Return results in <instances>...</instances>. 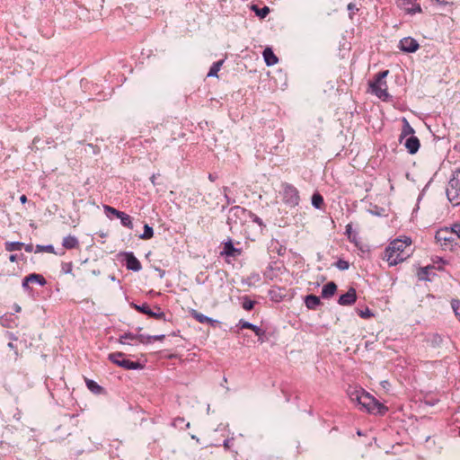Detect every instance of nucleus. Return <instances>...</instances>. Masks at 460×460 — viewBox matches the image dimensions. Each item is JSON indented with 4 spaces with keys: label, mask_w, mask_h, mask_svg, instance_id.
I'll list each match as a JSON object with an SVG mask.
<instances>
[{
    "label": "nucleus",
    "mask_w": 460,
    "mask_h": 460,
    "mask_svg": "<svg viewBox=\"0 0 460 460\" xmlns=\"http://www.w3.org/2000/svg\"><path fill=\"white\" fill-rule=\"evenodd\" d=\"M118 218L120 219L121 225L123 226H126L129 229L133 228L132 218L129 215L126 214L125 212H121L120 214H119Z\"/></svg>",
    "instance_id": "nucleus-25"
},
{
    "label": "nucleus",
    "mask_w": 460,
    "mask_h": 460,
    "mask_svg": "<svg viewBox=\"0 0 460 460\" xmlns=\"http://www.w3.org/2000/svg\"><path fill=\"white\" fill-rule=\"evenodd\" d=\"M351 233H352V226H351V225L349 224L346 226L345 234L348 235L349 238H350Z\"/></svg>",
    "instance_id": "nucleus-49"
},
{
    "label": "nucleus",
    "mask_w": 460,
    "mask_h": 460,
    "mask_svg": "<svg viewBox=\"0 0 460 460\" xmlns=\"http://www.w3.org/2000/svg\"><path fill=\"white\" fill-rule=\"evenodd\" d=\"M137 340V334H133L131 332H126L119 337V342L121 344H129L128 341Z\"/></svg>",
    "instance_id": "nucleus-33"
},
{
    "label": "nucleus",
    "mask_w": 460,
    "mask_h": 460,
    "mask_svg": "<svg viewBox=\"0 0 460 460\" xmlns=\"http://www.w3.org/2000/svg\"><path fill=\"white\" fill-rule=\"evenodd\" d=\"M263 58L267 66H273L278 63L279 59L276 55L273 53L270 48H266L263 50Z\"/></svg>",
    "instance_id": "nucleus-17"
},
{
    "label": "nucleus",
    "mask_w": 460,
    "mask_h": 460,
    "mask_svg": "<svg viewBox=\"0 0 460 460\" xmlns=\"http://www.w3.org/2000/svg\"><path fill=\"white\" fill-rule=\"evenodd\" d=\"M237 327L240 329H250L254 332L255 334H259L258 332H261V328L253 323H251L243 319H241L237 324Z\"/></svg>",
    "instance_id": "nucleus-22"
},
{
    "label": "nucleus",
    "mask_w": 460,
    "mask_h": 460,
    "mask_svg": "<svg viewBox=\"0 0 460 460\" xmlns=\"http://www.w3.org/2000/svg\"><path fill=\"white\" fill-rule=\"evenodd\" d=\"M8 347L11 348V349H13L14 346H13V344L12 342H9L8 343Z\"/></svg>",
    "instance_id": "nucleus-61"
},
{
    "label": "nucleus",
    "mask_w": 460,
    "mask_h": 460,
    "mask_svg": "<svg viewBox=\"0 0 460 460\" xmlns=\"http://www.w3.org/2000/svg\"><path fill=\"white\" fill-rule=\"evenodd\" d=\"M336 267L340 270H346L349 269V261H345V260H342V259H340L336 261L335 263Z\"/></svg>",
    "instance_id": "nucleus-38"
},
{
    "label": "nucleus",
    "mask_w": 460,
    "mask_h": 460,
    "mask_svg": "<svg viewBox=\"0 0 460 460\" xmlns=\"http://www.w3.org/2000/svg\"><path fill=\"white\" fill-rule=\"evenodd\" d=\"M191 438H192L193 440H196L197 442H199V438H197L195 435H191Z\"/></svg>",
    "instance_id": "nucleus-60"
},
{
    "label": "nucleus",
    "mask_w": 460,
    "mask_h": 460,
    "mask_svg": "<svg viewBox=\"0 0 460 460\" xmlns=\"http://www.w3.org/2000/svg\"><path fill=\"white\" fill-rule=\"evenodd\" d=\"M399 48L403 52L414 53L419 49L420 45L413 38L405 37L400 40Z\"/></svg>",
    "instance_id": "nucleus-10"
},
{
    "label": "nucleus",
    "mask_w": 460,
    "mask_h": 460,
    "mask_svg": "<svg viewBox=\"0 0 460 460\" xmlns=\"http://www.w3.org/2000/svg\"><path fill=\"white\" fill-rule=\"evenodd\" d=\"M388 70L379 72L376 75L373 82L369 83L372 93L380 99L385 100L389 94L387 93L386 82L383 79L388 75Z\"/></svg>",
    "instance_id": "nucleus-5"
},
{
    "label": "nucleus",
    "mask_w": 460,
    "mask_h": 460,
    "mask_svg": "<svg viewBox=\"0 0 460 460\" xmlns=\"http://www.w3.org/2000/svg\"><path fill=\"white\" fill-rule=\"evenodd\" d=\"M404 146L411 155H414L418 152L420 146V143L417 137L411 136L406 138L404 142Z\"/></svg>",
    "instance_id": "nucleus-12"
},
{
    "label": "nucleus",
    "mask_w": 460,
    "mask_h": 460,
    "mask_svg": "<svg viewBox=\"0 0 460 460\" xmlns=\"http://www.w3.org/2000/svg\"><path fill=\"white\" fill-rule=\"evenodd\" d=\"M104 210L108 215L111 214V215L115 216L116 217H118L119 214H120L122 212V211H119V210H118L111 206H108V205L104 206Z\"/></svg>",
    "instance_id": "nucleus-39"
},
{
    "label": "nucleus",
    "mask_w": 460,
    "mask_h": 460,
    "mask_svg": "<svg viewBox=\"0 0 460 460\" xmlns=\"http://www.w3.org/2000/svg\"><path fill=\"white\" fill-rule=\"evenodd\" d=\"M258 333L259 334H255L258 337V341L263 343L266 338V332L261 328V332H258Z\"/></svg>",
    "instance_id": "nucleus-47"
},
{
    "label": "nucleus",
    "mask_w": 460,
    "mask_h": 460,
    "mask_svg": "<svg viewBox=\"0 0 460 460\" xmlns=\"http://www.w3.org/2000/svg\"><path fill=\"white\" fill-rule=\"evenodd\" d=\"M159 175H160V174H159V173H157V174H153V175L150 177V181H151V182H152V184H153L154 186H155V185L157 184V182H156V176H159Z\"/></svg>",
    "instance_id": "nucleus-51"
},
{
    "label": "nucleus",
    "mask_w": 460,
    "mask_h": 460,
    "mask_svg": "<svg viewBox=\"0 0 460 460\" xmlns=\"http://www.w3.org/2000/svg\"><path fill=\"white\" fill-rule=\"evenodd\" d=\"M358 314L363 319H367L373 316L372 312L368 308H366L365 310H359Z\"/></svg>",
    "instance_id": "nucleus-41"
},
{
    "label": "nucleus",
    "mask_w": 460,
    "mask_h": 460,
    "mask_svg": "<svg viewBox=\"0 0 460 460\" xmlns=\"http://www.w3.org/2000/svg\"><path fill=\"white\" fill-rule=\"evenodd\" d=\"M49 252V253H55V249H54V246L52 244H48V245L37 244L36 245V249H35V252Z\"/></svg>",
    "instance_id": "nucleus-32"
},
{
    "label": "nucleus",
    "mask_w": 460,
    "mask_h": 460,
    "mask_svg": "<svg viewBox=\"0 0 460 460\" xmlns=\"http://www.w3.org/2000/svg\"><path fill=\"white\" fill-rule=\"evenodd\" d=\"M411 240L409 237L392 241L384 251L383 260L386 261L390 267L404 261L411 255Z\"/></svg>",
    "instance_id": "nucleus-1"
},
{
    "label": "nucleus",
    "mask_w": 460,
    "mask_h": 460,
    "mask_svg": "<svg viewBox=\"0 0 460 460\" xmlns=\"http://www.w3.org/2000/svg\"><path fill=\"white\" fill-rule=\"evenodd\" d=\"M252 9L260 18H265L270 13V8L268 6L258 8L257 6L253 5Z\"/></svg>",
    "instance_id": "nucleus-35"
},
{
    "label": "nucleus",
    "mask_w": 460,
    "mask_h": 460,
    "mask_svg": "<svg viewBox=\"0 0 460 460\" xmlns=\"http://www.w3.org/2000/svg\"><path fill=\"white\" fill-rule=\"evenodd\" d=\"M421 11L422 10L420 4H413L411 8L407 9V13L411 14L421 13Z\"/></svg>",
    "instance_id": "nucleus-40"
},
{
    "label": "nucleus",
    "mask_w": 460,
    "mask_h": 460,
    "mask_svg": "<svg viewBox=\"0 0 460 460\" xmlns=\"http://www.w3.org/2000/svg\"><path fill=\"white\" fill-rule=\"evenodd\" d=\"M312 205L315 208H322V206L323 205V196L318 193V192H315L313 194L312 196Z\"/></svg>",
    "instance_id": "nucleus-28"
},
{
    "label": "nucleus",
    "mask_w": 460,
    "mask_h": 460,
    "mask_svg": "<svg viewBox=\"0 0 460 460\" xmlns=\"http://www.w3.org/2000/svg\"><path fill=\"white\" fill-rule=\"evenodd\" d=\"M347 8H348V10H349V11H353V10H355V9H356V5H355V4H353V3H349V4H348Z\"/></svg>",
    "instance_id": "nucleus-55"
},
{
    "label": "nucleus",
    "mask_w": 460,
    "mask_h": 460,
    "mask_svg": "<svg viewBox=\"0 0 460 460\" xmlns=\"http://www.w3.org/2000/svg\"><path fill=\"white\" fill-rule=\"evenodd\" d=\"M109 360L113 364L128 370L143 369L144 365L137 361H131L126 358V354L123 352H113L108 356Z\"/></svg>",
    "instance_id": "nucleus-4"
},
{
    "label": "nucleus",
    "mask_w": 460,
    "mask_h": 460,
    "mask_svg": "<svg viewBox=\"0 0 460 460\" xmlns=\"http://www.w3.org/2000/svg\"><path fill=\"white\" fill-rule=\"evenodd\" d=\"M151 335H144V334H137V340L143 344L150 343L151 341H147V338H150Z\"/></svg>",
    "instance_id": "nucleus-44"
},
{
    "label": "nucleus",
    "mask_w": 460,
    "mask_h": 460,
    "mask_svg": "<svg viewBox=\"0 0 460 460\" xmlns=\"http://www.w3.org/2000/svg\"><path fill=\"white\" fill-rule=\"evenodd\" d=\"M20 201H21L22 204L26 203V202H27V197H26L25 195H22V196L20 197Z\"/></svg>",
    "instance_id": "nucleus-57"
},
{
    "label": "nucleus",
    "mask_w": 460,
    "mask_h": 460,
    "mask_svg": "<svg viewBox=\"0 0 460 460\" xmlns=\"http://www.w3.org/2000/svg\"><path fill=\"white\" fill-rule=\"evenodd\" d=\"M246 217H248L252 222L258 224L261 227L265 226L261 218H260L257 215H255L252 211L247 210Z\"/></svg>",
    "instance_id": "nucleus-36"
},
{
    "label": "nucleus",
    "mask_w": 460,
    "mask_h": 460,
    "mask_svg": "<svg viewBox=\"0 0 460 460\" xmlns=\"http://www.w3.org/2000/svg\"><path fill=\"white\" fill-rule=\"evenodd\" d=\"M165 338V335L164 334H160V335H151L150 338H147V341H163Z\"/></svg>",
    "instance_id": "nucleus-45"
},
{
    "label": "nucleus",
    "mask_w": 460,
    "mask_h": 460,
    "mask_svg": "<svg viewBox=\"0 0 460 460\" xmlns=\"http://www.w3.org/2000/svg\"><path fill=\"white\" fill-rule=\"evenodd\" d=\"M357 301V291L350 287L349 290L338 299V304L342 306L352 305Z\"/></svg>",
    "instance_id": "nucleus-11"
},
{
    "label": "nucleus",
    "mask_w": 460,
    "mask_h": 460,
    "mask_svg": "<svg viewBox=\"0 0 460 460\" xmlns=\"http://www.w3.org/2000/svg\"><path fill=\"white\" fill-rule=\"evenodd\" d=\"M241 253H242V250L235 248L231 240L225 243L223 251L221 252L222 255L224 254L226 256L234 257V258L241 255Z\"/></svg>",
    "instance_id": "nucleus-13"
},
{
    "label": "nucleus",
    "mask_w": 460,
    "mask_h": 460,
    "mask_svg": "<svg viewBox=\"0 0 460 460\" xmlns=\"http://www.w3.org/2000/svg\"><path fill=\"white\" fill-rule=\"evenodd\" d=\"M435 239L443 250L452 251L454 247L458 245L456 238L451 228L444 227L436 232Z\"/></svg>",
    "instance_id": "nucleus-3"
},
{
    "label": "nucleus",
    "mask_w": 460,
    "mask_h": 460,
    "mask_svg": "<svg viewBox=\"0 0 460 460\" xmlns=\"http://www.w3.org/2000/svg\"><path fill=\"white\" fill-rule=\"evenodd\" d=\"M430 269H433V267H424V268H420L418 271V278L420 280H427V281H429L430 279H429V270Z\"/></svg>",
    "instance_id": "nucleus-31"
},
{
    "label": "nucleus",
    "mask_w": 460,
    "mask_h": 460,
    "mask_svg": "<svg viewBox=\"0 0 460 460\" xmlns=\"http://www.w3.org/2000/svg\"><path fill=\"white\" fill-rule=\"evenodd\" d=\"M154 236V229L149 225L146 224L144 226V232L139 235L140 239L148 240Z\"/></svg>",
    "instance_id": "nucleus-29"
},
{
    "label": "nucleus",
    "mask_w": 460,
    "mask_h": 460,
    "mask_svg": "<svg viewBox=\"0 0 460 460\" xmlns=\"http://www.w3.org/2000/svg\"><path fill=\"white\" fill-rule=\"evenodd\" d=\"M224 197H225V199H226V205H230V204H232V203H234V199H230V198L228 197V194H226Z\"/></svg>",
    "instance_id": "nucleus-54"
},
{
    "label": "nucleus",
    "mask_w": 460,
    "mask_h": 460,
    "mask_svg": "<svg viewBox=\"0 0 460 460\" xmlns=\"http://www.w3.org/2000/svg\"><path fill=\"white\" fill-rule=\"evenodd\" d=\"M87 388L94 394H101L103 392V388L99 385L95 381L91 379L85 380Z\"/></svg>",
    "instance_id": "nucleus-23"
},
{
    "label": "nucleus",
    "mask_w": 460,
    "mask_h": 460,
    "mask_svg": "<svg viewBox=\"0 0 460 460\" xmlns=\"http://www.w3.org/2000/svg\"><path fill=\"white\" fill-rule=\"evenodd\" d=\"M23 257H24V256H23V254H21V255L19 256V259H22H22H23Z\"/></svg>",
    "instance_id": "nucleus-63"
},
{
    "label": "nucleus",
    "mask_w": 460,
    "mask_h": 460,
    "mask_svg": "<svg viewBox=\"0 0 460 460\" xmlns=\"http://www.w3.org/2000/svg\"><path fill=\"white\" fill-rule=\"evenodd\" d=\"M305 304L308 309L314 310L321 305V300L317 296L311 294L305 297Z\"/></svg>",
    "instance_id": "nucleus-18"
},
{
    "label": "nucleus",
    "mask_w": 460,
    "mask_h": 460,
    "mask_svg": "<svg viewBox=\"0 0 460 460\" xmlns=\"http://www.w3.org/2000/svg\"><path fill=\"white\" fill-rule=\"evenodd\" d=\"M255 302L251 300L249 296L243 297L242 306L246 311H251L254 307Z\"/></svg>",
    "instance_id": "nucleus-34"
},
{
    "label": "nucleus",
    "mask_w": 460,
    "mask_h": 460,
    "mask_svg": "<svg viewBox=\"0 0 460 460\" xmlns=\"http://www.w3.org/2000/svg\"><path fill=\"white\" fill-rule=\"evenodd\" d=\"M62 245L66 249H75L79 246V242L75 236L67 235L63 239Z\"/></svg>",
    "instance_id": "nucleus-19"
},
{
    "label": "nucleus",
    "mask_w": 460,
    "mask_h": 460,
    "mask_svg": "<svg viewBox=\"0 0 460 460\" xmlns=\"http://www.w3.org/2000/svg\"><path fill=\"white\" fill-rule=\"evenodd\" d=\"M24 248V250L27 252H31L33 251V245L32 243H28V244H25L24 243V246L22 247Z\"/></svg>",
    "instance_id": "nucleus-48"
},
{
    "label": "nucleus",
    "mask_w": 460,
    "mask_h": 460,
    "mask_svg": "<svg viewBox=\"0 0 460 460\" xmlns=\"http://www.w3.org/2000/svg\"><path fill=\"white\" fill-rule=\"evenodd\" d=\"M448 200L455 204L458 205L460 203V191L454 190H446Z\"/></svg>",
    "instance_id": "nucleus-24"
},
{
    "label": "nucleus",
    "mask_w": 460,
    "mask_h": 460,
    "mask_svg": "<svg viewBox=\"0 0 460 460\" xmlns=\"http://www.w3.org/2000/svg\"><path fill=\"white\" fill-rule=\"evenodd\" d=\"M18 259H19V255H17V254H11V255L9 256V260H10V261H12V262L16 261Z\"/></svg>",
    "instance_id": "nucleus-52"
},
{
    "label": "nucleus",
    "mask_w": 460,
    "mask_h": 460,
    "mask_svg": "<svg viewBox=\"0 0 460 460\" xmlns=\"http://www.w3.org/2000/svg\"><path fill=\"white\" fill-rule=\"evenodd\" d=\"M24 246L22 242H5L4 248L7 252L21 251Z\"/></svg>",
    "instance_id": "nucleus-26"
},
{
    "label": "nucleus",
    "mask_w": 460,
    "mask_h": 460,
    "mask_svg": "<svg viewBox=\"0 0 460 460\" xmlns=\"http://www.w3.org/2000/svg\"><path fill=\"white\" fill-rule=\"evenodd\" d=\"M26 278L27 280H29L30 284L36 283L41 287H44L47 284L46 279L41 274L39 273H31L27 275Z\"/></svg>",
    "instance_id": "nucleus-20"
},
{
    "label": "nucleus",
    "mask_w": 460,
    "mask_h": 460,
    "mask_svg": "<svg viewBox=\"0 0 460 460\" xmlns=\"http://www.w3.org/2000/svg\"><path fill=\"white\" fill-rule=\"evenodd\" d=\"M442 341H443L442 337L440 335H438V334L433 335V337L431 339V343L435 347L436 346H439Z\"/></svg>",
    "instance_id": "nucleus-43"
},
{
    "label": "nucleus",
    "mask_w": 460,
    "mask_h": 460,
    "mask_svg": "<svg viewBox=\"0 0 460 460\" xmlns=\"http://www.w3.org/2000/svg\"><path fill=\"white\" fill-rule=\"evenodd\" d=\"M232 441H233V439H229V438H227V439H226V440L224 441L223 446H224L226 448L229 449V448H230V447H231V443H232Z\"/></svg>",
    "instance_id": "nucleus-50"
},
{
    "label": "nucleus",
    "mask_w": 460,
    "mask_h": 460,
    "mask_svg": "<svg viewBox=\"0 0 460 460\" xmlns=\"http://www.w3.org/2000/svg\"><path fill=\"white\" fill-rule=\"evenodd\" d=\"M447 190H454L460 191V175L458 171H456L453 173V177L450 179Z\"/></svg>",
    "instance_id": "nucleus-21"
},
{
    "label": "nucleus",
    "mask_w": 460,
    "mask_h": 460,
    "mask_svg": "<svg viewBox=\"0 0 460 460\" xmlns=\"http://www.w3.org/2000/svg\"><path fill=\"white\" fill-rule=\"evenodd\" d=\"M73 263L69 262H62L61 264V271L64 274H72Z\"/></svg>",
    "instance_id": "nucleus-37"
},
{
    "label": "nucleus",
    "mask_w": 460,
    "mask_h": 460,
    "mask_svg": "<svg viewBox=\"0 0 460 460\" xmlns=\"http://www.w3.org/2000/svg\"><path fill=\"white\" fill-rule=\"evenodd\" d=\"M14 418H16L17 420H20V414L14 415Z\"/></svg>",
    "instance_id": "nucleus-62"
},
{
    "label": "nucleus",
    "mask_w": 460,
    "mask_h": 460,
    "mask_svg": "<svg viewBox=\"0 0 460 460\" xmlns=\"http://www.w3.org/2000/svg\"><path fill=\"white\" fill-rule=\"evenodd\" d=\"M224 63V60H219L217 62H214L208 73V76H217V73L220 70L222 65Z\"/></svg>",
    "instance_id": "nucleus-27"
},
{
    "label": "nucleus",
    "mask_w": 460,
    "mask_h": 460,
    "mask_svg": "<svg viewBox=\"0 0 460 460\" xmlns=\"http://www.w3.org/2000/svg\"><path fill=\"white\" fill-rule=\"evenodd\" d=\"M22 287L26 292L31 291V288L30 287V282L27 280V278L24 277L22 282Z\"/></svg>",
    "instance_id": "nucleus-46"
},
{
    "label": "nucleus",
    "mask_w": 460,
    "mask_h": 460,
    "mask_svg": "<svg viewBox=\"0 0 460 460\" xmlns=\"http://www.w3.org/2000/svg\"><path fill=\"white\" fill-rule=\"evenodd\" d=\"M121 255L124 257L125 265L128 270L137 272L142 269L140 261L132 252H125Z\"/></svg>",
    "instance_id": "nucleus-9"
},
{
    "label": "nucleus",
    "mask_w": 460,
    "mask_h": 460,
    "mask_svg": "<svg viewBox=\"0 0 460 460\" xmlns=\"http://www.w3.org/2000/svg\"><path fill=\"white\" fill-rule=\"evenodd\" d=\"M14 310L15 312L19 313L21 311V306L18 305H14Z\"/></svg>",
    "instance_id": "nucleus-58"
},
{
    "label": "nucleus",
    "mask_w": 460,
    "mask_h": 460,
    "mask_svg": "<svg viewBox=\"0 0 460 460\" xmlns=\"http://www.w3.org/2000/svg\"><path fill=\"white\" fill-rule=\"evenodd\" d=\"M228 190H229V188H228V187H224V188H223L224 196H225L226 194H228Z\"/></svg>",
    "instance_id": "nucleus-59"
},
{
    "label": "nucleus",
    "mask_w": 460,
    "mask_h": 460,
    "mask_svg": "<svg viewBox=\"0 0 460 460\" xmlns=\"http://www.w3.org/2000/svg\"><path fill=\"white\" fill-rule=\"evenodd\" d=\"M414 129L410 125L409 121L403 118L402 119V132H401V135H400V142L402 143V139L405 138V137H409L411 136H414Z\"/></svg>",
    "instance_id": "nucleus-15"
},
{
    "label": "nucleus",
    "mask_w": 460,
    "mask_h": 460,
    "mask_svg": "<svg viewBox=\"0 0 460 460\" xmlns=\"http://www.w3.org/2000/svg\"><path fill=\"white\" fill-rule=\"evenodd\" d=\"M191 315L200 323H208L211 326H215V324L217 323V320H214L207 315H204L203 314L199 313L196 310H192Z\"/></svg>",
    "instance_id": "nucleus-16"
},
{
    "label": "nucleus",
    "mask_w": 460,
    "mask_h": 460,
    "mask_svg": "<svg viewBox=\"0 0 460 460\" xmlns=\"http://www.w3.org/2000/svg\"><path fill=\"white\" fill-rule=\"evenodd\" d=\"M349 395L351 401L357 402L369 413L385 415L388 411V408L385 405L381 403L362 388L349 391Z\"/></svg>",
    "instance_id": "nucleus-2"
},
{
    "label": "nucleus",
    "mask_w": 460,
    "mask_h": 460,
    "mask_svg": "<svg viewBox=\"0 0 460 460\" xmlns=\"http://www.w3.org/2000/svg\"><path fill=\"white\" fill-rule=\"evenodd\" d=\"M131 306L136 309L137 312L142 313L144 314L148 315L151 318L155 319H163L165 321V314L162 311L161 307L155 306L157 312H154L150 309L148 304L144 303L142 305H137L135 303H131Z\"/></svg>",
    "instance_id": "nucleus-7"
},
{
    "label": "nucleus",
    "mask_w": 460,
    "mask_h": 460,
    "mask_svg": "<svg viewBox=\"0 0 460 460\" xmlns=\"http://www.w3.org/2000/svg\"><path fill=\"white\" fill-rule=\"evenodd\" d=\"M300 197L297 189L289 183L283 184V201L289 207L299 204Z\"/></svg>",
    "instance_id": "nucleus-6"
},
{
    "label": "nucleus",
    "mask_w": 460,
    "mask_h": 460,
    "mask_svg": "<svg viewBox=\"0 0 460 460\" xmlns=\"http://www.w3.org/2000/svg\"><path fill=\"white\" fill-rule=\"evenodd\" d=\"M450 228L454 232L456 241L460 239V224H454Z\"/></svg>",
    "instance_id": "nucleus-42"
},
{
    "label": "nucleus",
    "mask_w": 460,
    "mask_h": 460,
    "mask_svg": "<svg viewBox=\"0 0 460 460\" xmlns=\"http://www.w3.org/2000/svg\"><path fill=\"white\" fill-rule=\"evenodd\" d=\"M286 251L285 247L280 246V248L278 250L279 255H283Z\"/></svg>",
    "instance_id": "nucleus-56"
},
{
    "label": "nucleus",
    "mask_w": 460,
    "mask_h": 460,
    "mask_svg": "<svg viewBox=\"0 0 460 460\" xmlns=\"http://www.w3.org/2000/svg\"><path fill=\"white\" fill-rule=\"evenodd\" d=\"M208 179L210 181H215L217 179V175L216 173H209Z\"/></svg>",
    "instance_id": "nucleus-53"
},
{
    "label": "nucleus",
    "mask_w": 460,
    "mask_h": 460,
    "mask_svg": "<svg viewBox=\"0 0 460 460\" xmlns=\"http://www.w3.org/2000/svg\"><path fill=\"white\" fill-rule=\"evenodd\" d=\"M172 426L181 429L190 428V422H185V419L181 417H177L172 421Z\"/></svg>",
    "instance_id": "nucleus-30"
},
{
    "label": "nucleus",
    "mask_w": 460,
    "mask_h": 460,
    "mask_svg": "<svg viewBox=\"0 0 460 460\" xmlns=\"http://www.w3.org/2000/svg\"><path fill=\"white\" fill-rule=\"evenodd\" d=\"M336 291L337 285L333 281H330L323 287L321 296L323 298L328 299L333 296Z\"/></svg>",
    "instance_id": "nucleus-14"
},
{
    "label": "nucleus",
    "mask_w": 460,
    "mask_h": 460,
    "mask_svg": "<svg viewBox=\"0 0 460 460\" xmlns=\"http://www.w3.org/2000/svg\"><path fill=\"white\" fill-rule=\"evenodd\" d=\"M247 209L242 208L240 206H234L229 210V216L227 217V225L230 228L233 227L234 225H237V219H242L243 217H246Z\"/></svg>",
    "instance_id": "nucleus-8"
}]
</instances>
